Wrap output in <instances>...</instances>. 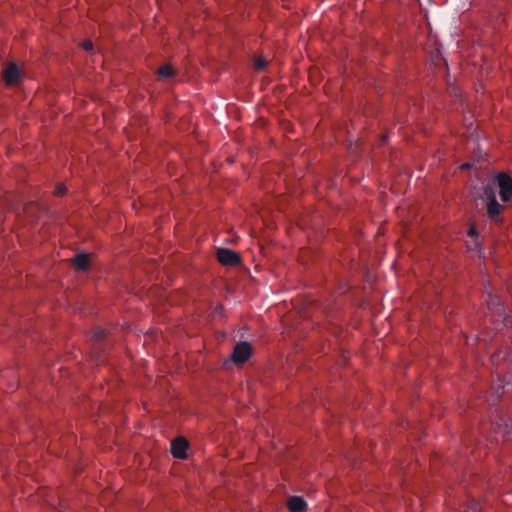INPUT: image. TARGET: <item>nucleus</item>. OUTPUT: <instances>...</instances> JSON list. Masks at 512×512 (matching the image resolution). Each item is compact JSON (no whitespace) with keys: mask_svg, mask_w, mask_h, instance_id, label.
<instances>
[{"mask_svg":"<svg viewBox=\"0 0 512 512\" xmlns=\"http://www.w3.org/2000/svg\"><path fill=\"white\" fill-rule=\"evenodd\" d=\"M495 181L499 188L501 200L509 202L512 198V178L505 173H500L496 176Z\"/></svg>","mask_w":512,"mask_h":512,"instance_id":"obj_1","label":"nucleus"},{"mask_svg":"<svg viewBox=\"0 0 512 512\" xmlns=\"http://www.w3.org/2000/svg\"><path fill=\"white\" fill-rule=\"evenodd\" d=\"M484 195L488 199L487 214L490 219L497 220L502 209V206L498 203L493 189L489 186L484 188Z\"/></svg>","mask_w":512,"mask_h":512,"instance_id":"obj_2","label":"nucleus"},{"mask_svg":"<svg viewBox=\"0 0 512 512\" xmlns=\"http://www.w3.org/2000/svg\"><path fill=\"white\" fill-rule=\"evenodd\" d=\"M251 354V345L248 342H239L233 349L232 360L236 364H242L250 358Z\"/></svg>","mask_w":512,"mask_h":512,"instance_id":"obj_3","label":"nucleus"},{"mask_svg":"<svg viewBox=\"0 0 512 512\" xmlns=\"http://www.w3.org/2000/svg\"><path fill=\"white\" fill-rule=\"evenodd\" d=\"M217 259L223 265L236 266L240 263L239 255L227 248H220L217 252Z\"/></svg>","mask_w":512,"mask_h":512,"instance_id":"obj_4","label":"nucleus"},{"mask_svg":"<svg viewBox=\"0 0 512 512\" xmlns=\"http://www.w3.org/2000/svg\"><path fill=\"white\" fill-rule=\"evenodd\" d=\"M3 79L7 85L17 84L21 80V72L15 63L7 65L3 70Z\"/></svg>","mask_w":512,"mask_h":512,"instance_id":"obj_5","label":"nucleus"},{"mask_svg":"<svg viewBox=\"0 0 512 512\" xmlns=\"http://www.w3.org/2000/svg\"><path fill=\"white\" fill-rule=\"evenodd\" d=\"M187 447L188 443L184 438H177L171 444V453L175 458L184 459Z\"/></svg>","mask_w":512,"mask_h":512,"instance_id":"obj_6","label":"nucleus"},{"mask_svg":"<svg viewBox=\"0 0 512 512\" xmlns=\"http://www.w3.org/2000/svg\"><path fill=\"white\" fill-rule=\"evenodd\" d=\"M487 307L492 312L497 314L498 316L502 315L503 312V305L502 301L496 294H493L491 292L487 295Z\"/></svg>","mask_w":512,"mask_h":512,"instance_id":"obj_7","label":"nucleus"},{"mask_svg":"<svg viewBox=\"0 0 512 512\" xmlns=\"http://www.w3.org/2000/svg\"><path fill=\"white\" fill-rule=\"evenodd\" d=\"M287 506L291 512H304L307 509L306 501L300 496L289 497Z\"/></svg>","mask_w":512,"mask_h":512,"instance_id":"obj_8","label":"nucleus"},{"mask_svg":"<svg viewBox=\"0 0 512 512\" xmlns=\"http://www.w3.org/2000/svg\"><path fill=\"white\" fill-rule=\"evenodd\" d=\"M73 265L76 269L85 271L90 266V258L88 254L78 253L73 258Z\"/></svg>","mask_w":512,"mask_h":512,"instance_id":"obj_9","label":"nucleus"},{"mask_svg":"<svg viewBox=\"0 0 512 512\" xmlns=\"http://www.w3.org/2000/svg\"><path fill=\"white\" fill-rule=\"evenodd\" d=\"M157 73L161 78H170L174 75V69L172 66L166 64L161 66Z\"/></svg>","mask_w":512,"mask_h":512,"instance_id":"obj_10","label":"nucleus"},{"mask_svg":"<svg viewBox=\"0 0 512 512\" xmlns=\"http://www.w3.org/2000/svg\"><path fill=\"white\" fill-rule=\"evenodd\" d=\"M106 335V330L98 327L94 331L93 339L96 343H100L106 338Z\"/></svg>","mask_w":512,"mask_h":512,"instance_id":"obj_11","label":"nucleus"},{"mask_svg":"<svg viewBox=\"0 0 512 512\" xmlns=\"http://www.w3.org/2000/svg\"><path fill=\"white\" fill-rule=\"evenodd\" d=\"M504 385H498L497 387H493V395H492V399L490 400L492 404H495L496 401H498V399L501 397L502 393H503V390H504Z\"/></svg>","mask_w":512,"mask_h":512,"instance_id":"obj_12","label":"nucleus"},{"mask_svg":"<svg viewBox=\"0 0 512 512\" xmlns=\"http://www.w3.org/2000/svg\"><path fill=\"white\" fill-rule=\"evenodd\" d=\"M267 61L263 57L255 59L254 66L257 70H262L266 67Z\"/></svg>","mask_w":512,"mask_h":512,"instance_id":"obj_13","label":"nucleus"},{"mask_svg":"<svg viewBox=\"0 0 512 512\" xmlns=\"http://www.w3.org/2000/svg\"><path fill=\"white\" fill-rule=\"evenodd\" d=\"M82 47L86 51H91L93 49V43L91 40H85L82 44Z\"/></svg>","mask_w":512,"mask_h":512,"instance_id":"obj_14","label":"nucleus"},{"mask_svg":"<svg viewBox=\"0 0 512 512\" xmlns=\"http://www.w3.org/2000/svg\"><path fill=\"white\" fill-rule=\"evenodd\" d=\"M469 509L471 512H478L480 510V506L476 501L472 500Z\"/></svg>","mask_w":512,"mask_h":512,"instance_id":"obj_15","label":"nucleus"},{"mask_svg":"<svg viewBox=\"0 0 512 512\" xmlns=\"http://www.w3.org/2000/svg\"><path fill=\"white\" fill-rule=\"evenodd\" d=\"M66 192V188L64 185L60 184L56 187V191L55 193L58 195V196H63Z\"/></svg>","mask_w":512,"mask_h":512,"instance_id":"obj_16","label":"nucleus"},{"mask_svg":"<svg viewBox=\"0 0 512 512\" xmlns=\"http://www.w3.org/2000/svg\"><path fill=\"white\" fill-rule=\"evenodd\" d=\"M510 323H511V317H509V316H508V317H505V318H504V325H505V326H508Z\"/></svg>","mask_w":512,"mask_h":512,"instance_id":"obj_17","label":"nucleus"},{"mask_svg":"<svg viewBox=\"0 0 512 512\" xmlns=\"http://www.w3.org/2000/svg\"><path fill=\"white\" fill-rule=\"evenodd\" d=\"M468 234H469L470 236H474V235H476V230H475V228H470V229H469Z\"/></svg>","mask_w":512,"mask_h":512,"instance_id":"obj_18","label":"nucleus"},{"mask_svg":"<svg viewBox=\"0 0 512 512\" xmlns=\"http://www.w3.org/2000/svg\"><path fill=\"white\" fill-rule=\"evenodd\" d=\"M470 167H471V164H470V163H464V164L462 165V168H464V169H468V168H470Z\"/></svg>","mask_w":512,"mask_h":512,"instance_id":"obj_19","label":"nucleus"},{"mask_svg":"<svg viewBox=\"0 0 512 512\" xmlns=\"http://www.w3.org/2000/svg\"><path fill=\"white\" fill-rule=\"evenodd\" d=\"M478 339H479V340H481V341H486V339H485V338H478Z\"/></svg>","mask_w":512,"mask_h":512,"instance_id":"obj_20","label":"nucleus"}]
</instances>
